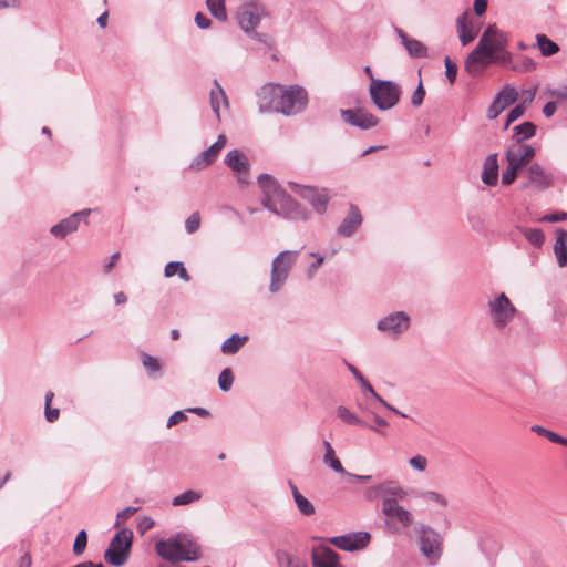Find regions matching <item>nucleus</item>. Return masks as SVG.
Segmentation results:
<instances>
[{
  "instance_id": "obj_1",
  "label": "nucleus",
  "mask_w": 567,
  "mask_h": 567,
  "mask_svg": "<svg viewBox=\"0 0 567 567\" xmlns=\"http://www.w3.org/2000/svg\"><path fill=\"white\" fill-rule=\"evenodd\" d=\"M507 45L508 35L495 24L488 25L476 48L465 60L466 72L471 75H477L492 63L509 64L512 53L506 50Z\"/></svg>"
},
{
  "instance_id": "obj_2",
  "label": "nucleus",
  "mask_w": 567,
  "mask_h": 567,
  "mask_svg": "<svg viewBox=\"0 0 567 567\" xmlns=\"http://www.w3.org/2000/svg\"><path fill=\"white\" fill-rule=\"evenodd\" d=\"M258 184L264 194L261 203L265 208L284 217H296L298 204L279 187L271 176L261 175Z\"/></svg>"
},
{
  "instance_id": "obj_3",
  "label": "nucleus",
  "mask_w": 567,
  "mask_h": 567,
  "mask_svg": "<svg viewBox=\"0 0 567 567\" xmlns=\"http://www.w3.org/2000/svg\"><path fill=\"white\" fill-rule=\"evenodd\" d=\"M258 184L264 194L261 203L265 208L284 217H296L298 204L279 187L271 176L261 175Z\"/></svg>"
},
{
  "instance_id": "obj_4",
  "label": "nucleus",
  "mask_w": 567,
  "mask_h": 567,
  "mask_svg": "<svg viewBox=\"0 0 567 567\" xmlns=\"http://www.w3.org/2000/svg\"><path fill=\"white\" fill-rule=\"evenodd\" d=\"M157 554L171 561H193L199 558V548L185 535H178L156 544Z\"/></svg>"
},
{
  "instance_id": "obj_5",
  "label": "nucleus",
  "mask_w": 567,
  "mask_h": 567,
  "mask_svg": "<svg viewBox=\"0 0 567 567\" xmlns=\"http://www.w3.org/2000/svg\"><path fill=\"white\" fill-rule=\"evenodd\" d=\"M369 93L373 104L380 111H386L399 103L402 91L400 85L393 81L372 79Z\"/></svg>"
},
{
  "instance_id": "obj_6",
  "label": "nucleus",
  "mask_w": 567,
  "mask_h": 567,
  "mask_svg": "<svg viewBox=\"0 0 567 567\" xmlns=\"http://www.w3.org/2000/svg\"><path fill=\"white\" fill-rule=\"evenodd\" d=\"M133 532L128 528L121 529L111 540L104 553L106 563L113 566H123L127 558L132 546Z\"/></svg>"
},
{
  "instance_id": "obj_7",
  "label": "nucleus",
  "mask_w": 567,
  "mask_h": 567,
  "mask_svg": "<svg viewBox=\"0 0 567 567\" xmlns=\"http://www.w3.org/2000/svg\"><path fill=\"white\" fill-rule=\"evenodd\" d=\"M281 100L279 104V113L286 116L295 115L303 111L308 104V94L306 90L299 85L284 86L281 85Z\"/></svg>"
},
{
  "instance_id": "obj_8",
  "label": "nucleus",
  "mask_w": 567,
  "mask_h": 567,
  "mask_svg": "<svg viewBox=\"0 0 567 567\" xmlns=\"http://www.w3.org/2000/svg\"><path fill=\"white\" fill-rule=\"evenodd\" d=\"M421 553L430 564H435L442 553V537L429 526L422 525L416 528Z\"/></svg>"
},
{
  "instance_id": "obj_9",
  "label": "nucleus",
  "mask_w": 567,
  "mask_h": 567,
  "mask_svg": "<svg viewBox=\"0 0 567 567\" xmlns=\"http://www.w3.org/2000/svg\"><path fill=\"white\" fill-rule=\"evenodd\" d=\"M382 513L386 516L388 526L394 532L399 530L400 527L408 528L413 523L412 513L391 497L382 501Z\"/></svg>"
},
{
  "instance_id": "obj_10",
  "label": "nucleus",
  "mask_w": 567,
  "mask_h": 567,
  "mask_svg": "<svg viewBox=\"0 0 567 567\" xmlns=\"http://www.w3.org/2000/svg\"><path fill=\"white\" fill-rule=\"evenodd\" d=\"M298 252L281 251L272 261L270 291L277 292L286 281L292 265L297 260Z\"/></svg>"
},
{
  "instance_id": "obj_11",
  "label": "nucleus",
  "mask_w": 567,
  "mask_h": 567,
  "mask_svg": "<svg viewBox=\"0 0 567 567\" xmlns=\"http://www.w3.org/2000/svg\"><path fill=\"white\" fill-rule=\"evenodd\" d=\"M265 11L262 8L256 4H246L238 12V24L246 33H254V38L260 42L269 43V39L266 34L255 32V28L259 24Z\"/></svg>"
},
{
  "instance_id": "obj_12",
  "label": "nucleus",
  "mask_w": 567,
  "mask_h": 567,
  "mask_svg": "<svg viewBox=\"0 0 567 567\" xmlns=\"http://www.w3.org/2000/svg\"><path fill=\"white\" fill-rule=\"evenodd\" d=\"M488 306L493 323L497 328L505 327L516 312V308L504 292L491 301Z\"/></svg>"
},
{
  "instance_id": "obj_13",
  "label": "nucleus",
  "mask_w": 567,
  "mask_h": 567,
  "mask_svg": "<svg viewBox=\"0 0 567 567\" xmlns=\"http://www.w3.org/2000/svg\"><path fill=\"white\" fill-rule=\"evenodd\" d=\"M281 85L275 83L265 84L258 92V106L259 111L262 113L266 112H277L279 113V104L281 100Z\"/></svg>"
},
{
  "instance_id": "obj_14",
  "label": "nucleus",
  "mask_w": 567,
  "mask_h": 567,
  "mask_svg": "<svg viewBox=\"0 0 567 567\" xmlns=\"http://www.w3.org/2000/svg\"><path fill=\"white\" fill-rule=\"evenodd\" d=\"M227 138L225 135H219L217 141L207 150L199 153L189 164V169L199 172L210 166L217 159L220 151L225 147Z\"/></svg>"
},
{
  "instance_id": "obj_15",
  "label": "nucleus",
  "mask_w": 567,
  "mask_h": 567,
  "mask_svg": "<svg viewBox=\"0 0 567 567\" xmlns=\"http://www.w3.org/2000/svg\"><path fill=\"white\" fill-rule=\"evenodd\" d=\"M296 192L307 199L312 207L320 214L324 213L331 198L328 188H317L312 186L297 185Z\"/></svg>"
},
{
  "instance_id": "obj_16",
  "label": "nucleus",
  "mask_w": 567,
  "mask_h": 567,
  "mask_svg": "<svg viewBox=\"0 0 567 567\" xmlns=\"http://www.w3.org/2000/svg\"><path fill=\"white\" fill-rule=\"evenodd\" d=\"M328 542L338 547L339 549L353 551L363 549L370 542V535L364 532L336 536L328 539Z\"/></svg>"
},
{
  "instance_id": "obj_17",
  "label": "nucleus",
  "mask_w": 567,
  "mask_h": 567,
  "mask_svg": "<svg viewBox=\"0 0 567 567\" xmlns=\"http://www.w3.org/2000/svg\"><path fill=\"white\" fill-rule=\"evenodd\" d=\"M535 154L536 151L533 146L523 143H514L507 148L505 158L507 163L522 169L534 158Z\"/></svg>"
},
{
  "instance_id": "obj_18",
  "label": "nucleus",
  "mask_w": 567,
  "mask_h": 567,
  "mask_svg": "<svg viewBox=\"0 0 567 567\" xmlns=\"http://www.w3.org/2000/svg\"><path fill=\"white\" fill-rule=\"evenodd\" d=\"M517 99L518 92L513 86H504L488 107L487 117L489 120L496 118L506 107L515 103Z\"/></svg>"
},
{
  "instance_id": "obj_19",
  "label": "nucleus",
  "mask_w": 567,
  "mask_h": 567,
  "mask_svg": "<svg viewBox=\"0 0 567 567\" xmlns=\"http://www.w3.org/2000/svg\"><path fill=\"white\" fill-rule=\"evenodd\" d=\"M410 326V318L405 312H395L392 313L378 323V329L380 331L386 332L391 336H399L405 330H408Z\"/></svg>"
},
{
  "instance_id": "obj_20",
  "label": "nucleus",
  "mask_w": 567,
  "mask_h": 567,
  "mask_svg": "<svg viewBox=\"0 0 567 567\" xmlns=\"http://www.w3.org/2000/svg\"><path fill=\"white\" fill-rule=\"evenodd\" d=\"M342 118L362 130L374 127L379 123L378 117L364 109L342 111Z\"/></svg>"
},
{
  "instance_id": "obj_21",
  "label": "nucleus",
  "mask_w": 567,
  "mask_h": 567,
  "mask_svg": "<svg viewBox=\"0 0 567 567\" xmlns=\"http://www.w3.org/2000/svg\"><path fill=\"white\" fill-rule=\"evenodd\" d=\"M525 173L528 179L526 187L533 186L543 190L553 184V176L547 173L538 163L529 165Z\"/></svg>"
},
{
  "instance_id": "obj_22",
  "label": "nucleus",
  "mask_w": 567,
  "mask_h": 567,
  "mask_svg": "<svg viewBox=\"0 0 567 567\" xmlns=\"http://www.w3.org/2000/svg\"><path fill=\"white\" fill-rule=\"evenodd\" d=\"M311 559L313 567H343L339 561V555L326 546L313 548Z\"/></svg>"
},
{
  "instance_id": "obj_23",
  "label": "nucleus",
  "mask_w": 567,
  "mask_h": 567,
  "mask_svg": "<svg viewBox=\"0 0 567 567\" xmlns=\"http://www.w3.org/2000/svg\"><path fill=\"white\" fill-rule=\"evenodd\" d=\"M226 164L238 174L239 183H247L246 176L249 172V164L247 157L237 150L230 151L226 155Z\"/></svg>"
},
{
  "instance_id": "obj_24",
  "label": "nucleus",
  "mask_w": 567,
  "mask_h": 567,
  "mask_svg": "<svg viewBox=\"0 0 567 567\" xmlns=\"http://www.w3.org/2000/svg\"><path fill=\"white\" fill-rule=\"evenodd\" d=\"M361 224L362 215L359 208L354 205H351L348 215L338 228V233L341 236L349 237L360 227Z\"/></svg>"
},
{
  "instance_id": "obj_25",
  "label": "nucleus",
  "mask_w": 567,
  "mask_h": 567,
  "mask_svg": "<svg viewBox=\"0 0 567 567\" xmlns=\"http://www.w3.org/2000/svg\"><path fill=\"white\" fill-rule=\"evenodd\" d=\"M87 212L74 213L70 217L63 219L59 224L54 225L51 228V234L55 237L64 238L66 235L75 231L79 227V221L81 216H86Z\"/></svg>"
},
{
  "instance_id": "obj_26",
  "label": "nucleus",
  "mask_w": 567,
  "mask_h": 567,
  "mask_svg": "<svg viewBox=\"0 0 567 567\" xmlns=\"http://www.w3.org/2000/svg\"><path fill=\"white\" fill-rule=\"evenodd\" d=\"M498 159L497 154H491L486 157L482 172V181L488 186H495L498 181Z\"/></svg>"
},
{
  "instance_id": "obj_27",
  "label": "nucleus",
  "mask_w": 567,
  "mask_h": 567,
  "mask_svg": "<svg viewBox=\"0 0 567 567\" xmlns=\"http://www.w3.org/2000/svg\"><path fill=\"white\" fill-rule=\"evenodd\" d=\"M399 35L402 40V43L409 54L413 58H424L427 55L426 47L419 40L410 38L403 31H399Z\"/></svg>"
},
{
  "instance_id": "obj_28",
  "label": "nucleus",
  "mask_w": 567,
  "mask_h": 567,
  "mask_svg": "<svg viewBox=\"0 0 567 567\" xmlns=\"http://www.w3.org/2000/svg\"><path fill=\"white\" fill-rule=\"evenodd\" d=\"M556 243L554 246V252L559 267L567 266V231L565 229H558L556 231Z\"/></svg>"
},
{
  "instance_id": "obj_29",
  "label": "nucleus",
  "mask_w": 567,
  "mask_h": 567,
  "mask_svg": "<svg viewBox=\"0 0 567 567\" xmlns=\"http://www.w3.org/2000/svg\"><path fill=\"white\" fill-rule=\"evenodd\" d=\"M221 104L225 106V109H228L227 95L223 87L220 86V84L217 81H215L214 87L210 90V106L218 120L220 117Z\"/></svg>"
},
{
  "instance_id": "obj_30",
  "label": "nucleus",
  "mask_w": 567,
  "mask_h": 567,
  "mask_svg": "<svg viewBox=\"0 0 567 567\" xmlns=\"http://www.w3.org/2000/svg\"><path fill=\"white\" fill-rule=\"evenodd\" d=\"M457 31L460 41L463 45H467L476 38V31L473 23L466 16H462L457 19Z\"/></svg>"
},
{
  "instance_id": "obj_31",
  "label": "nucleus",
  "mask_w": 567,
  "mask_h": 567,
  "mask_svg": "<svg viewBox=\"0 0 567 567\" xmlns=\"http://www.w3.org/2000/svg\"><path fill=\"white\" fill-rule=\"evenodd\" d=\"M378 493L383 496V499L391 497L398 501H402L406 497V492L394 483H383L378 487Z\"/></svg>"
},
{
  "instance_id": "obj_32",
  "label": "nucleus",
  "mask_w": 567,
  "mask_h": 567,
  "mask_svg": "<svg viewBox=\"0 0 567 567\" xmlns=\"http://www.w3.org/2000/svg\"><path fill=\"white\" fill-rule=\"evenodd\" d=\"M290 487H291V492H292V495H293V499H295V502L297 504V507L300 511V513L306 515V516H310V515L315 514V506L312 505V503L310 501H308L298 491L296 485L290 483Z\"/></svg>"
},
{
  "instance_id": "obj_33",
  "label": "nucleus",
  "mask_w": 567,
  "mask_h": 567,
  "mask_svg": "<svg viewBox=\"0 0 567 567\" xmlns=\"http://www.w3.org/2000/svg\"><path fill=\"white\" fill-rule=\"evenodd\" d=\"M513 138L515 143H522L525 140L533 137L536 133V126L532 122H524L513 127Z\"/></svg>"
},
{
  "instance_id": "obj_34",
  "label": "nucleus",
  "mask_w": 567,
  "mask_h": 567,
  "mask_svg": "<svg viewBox=\"0 0 567 567\" xmlns=\"http://www.w3.org/2000/svg\"><path fill=\"white\" fill-rule=\"evenodd\" d=\"M324 447H326V453H324V457H323L324 463L328 466H330L333 471H336L337 473H341V474L346 473L341 462L336 456V452H334L333 447L331 446V444L328 441H324Z\"/></svg>"
},
{
  "instance_id": "obj_35",
  "label": "nucleus",
  "mask_w": 567,
  "mask_h": 567,
  "mask_svg": "<svg viewBox=\"0 0 567 567\" xmlns=\"http://www.w3.org/2000/svg\"><path fill=\"white\" fill-rule=\"evenodd\" d=\"M248 340V337H239L237 334H233L230 338L224 341L221 346V351L225 354H234L236 353Z\"/></svg>"
},
{
  "instance_id": "obj_36",
  "label": "nucleus",
  "mask_w": 567,
  "mask_h": 567,
  "mask_svg": "<svg viewBox=\"0 0 567 567\" xmlns=\"http://www.w3.org/2000/svg\"><path fill=\"white\" fill-rule=\"evenodd\" d=\"M537 45L544 56L554 55L559 51L558 44L547 38L545 34L536 35Z\"/></svg>"
},
{
  "instance_id": "obj_37",
  "label": "nucleus",
  "mask_w": 567,
  "mask_h": 567,
  "mask_svg": "<svg viewBox=\"0 0 567 567\" xmlns=\"http://www.w3.org/2000/svg\"><path fill=\"white\" fill-rule=\"evenodd\" d=\"M530 430L533 432H535L536 434L540 435V436H544L546 439H548L550 442L553 443H557V444H561V445H565L567 446V439L560 436L559 434L550 431V430H547L546 427L544 426H540V425H533L530 427Z\"/></svg>"
},
{
  "instance_id": "obj_38",
  "label": "nucleus",
  "mask_w": 567,
  "mask_h": 567,
  "mask_svg": "<svg viewBox=\"0 0 567 567\" xmlns=\"http://www.w3.org/2000/svg\"><path fill=\"white\" fill-rule=\"evenodd\" d=\"M277 557L281 567H307L305 561L301 560L298 556L287 551L278 553Z\"/></svg>"
},
{
  "instance_id": "obj_39",
  "label": "nucleus",
  "mask_w": 567,
  "mask_h": 567,
  "mask_svg": "<svg viewBox=\"0 0 567 567\" xmlns=\"http://www.w3.org/2000/svg\"><path fill=\"white\" fill-rule=\"evenodd\" d=\"M206 3L208 10L216 19L220 21H225L227 19L225 0H207Z\"/></svg>"
},
{
  "instance_id": "obj_40",
  "label": "nucleus",
  "mask_w": 567,
  "mask_h": 567,
  "mask_svg": "<svg viewBox=\"0 0 567 567\" xmlns=\"http://www.w3.org/2000/svg\"><path fill=\"white\" fill-rule=\"evenodd\" d=\"M200 498H202L200 493L189 489V491H186V492L177 495L176 497H174L173 505L174 506L188 505L190 503L199 501Z\"/></svg>"
},
{
  "instance_id": "obj_41",
  "label": "nucleus",
  "mask_w": 567,
  "mask_h": 567,
  "mask_svg": "<svg viewBox=\"0 0 567 567\" xmlns=\"http://www.w3.org/2000/svg\"><path fill=\"white\" fill-rule=\"evenodd\" d=\"M349 369L350 371L353 373V375L362 383V385L377 399L379 400L384 406H386L388 409L399 413L394 408H392L391 405H389L385 401H383L374 391V389L371 386V384L365 381L362 377V374L358 371L357 368H354L353 365H349Z\"/></svg>"
},
{
  "instance_id": "obj_42",
  "label": "nucleus",
  "mask_w": 567,
  "mask_h": 567,
  "mask_svg": "<svg viewBox=\"0 0 567 567\" xmlns=\"http://www.w3.org/2000/svg\"><path fill=\"white\" fill-rule=\"evenodd\" d=\"M505 66L509 68L511 70L516 71V72L526 73V72H530L532 70L535 69V63L532 59H528V58H523L522 60H519L517 62H513V59H512L509 64H507Z\"/></svg>"
},
{
  "instance_id": "obj_43",
  "label": "nucleus",
  "mask_w": 567,
  "mask_h": 567,
  "mask_svg": "<svg viewBox=\"0 0 567 567\" xmlns=\"http://www.w3.org/2000/svg\"><path fill=\"white\" fill-rule=\"evenodd\" d=\"M523 235L536 247H540L545 239L543 231L538 228H525L523 229Z\"/></svg>"
},
{
  "instance_id": "obj_44",
  "label": "nucleus",
  "mask_w": 567,
  "mask_h": 567,
  "mask_svg": "<svg viewBox=\"0 0 567 567\" xmlns=\"http://www.w3.org/2000/svg\"><path fill=\"white\" fill-rule=\"evenodd\" d=\"M337 414L343 422L348 424L363 425V422L344 406H339L337 410Z\"/></svg>"
},
{
  "instance_id": "obj_45",
  "label": "nucleus",
  "mask_w": 567,
  "mask_h": 567,
  "mask_svg": "<svg viewBox=\"0 0 567 567\" xmlns=\"http://www.w3.org/2000/svg\"><path fill=\"white\" fill-rule=\"evenodd\" d=\"M142 363L144 368L152 374L157 373L161 370L159 361L147 353H142Z\"/></svg>"
},
{
  "instance_id": "obj_46",
  "label": "nucleus",
  "mask_w": 567,
  "mask_h": 567,
  "mask_svg": "<svg viewBox=\"0 0 567 567\" xmlns=\"http://www.w3.org/2000/svg\"><path fill=\"white\" fill-rule=\"evenodd\" d=\"M234 377L233 372L229 368H226L221 371L218 378V385L223 391L230 390L233 385Z\"/></svg>"
},
{
  "instance_id": "obj_47",
  "label": "nucleus",
  "mask_w": 567,
  "mask_h": 567,
  "mask_svg": "<svg viewBox=\"0 0 567 567\" xmlns=\"http://www.w3.org/2000/svg\"><path fill=\"white\" fill-rule=\"evenodd\" d=\"M87 544V534L85 530H81L78 533L74 544H73V553L79 556L82 555Z\"/></svg>"
},
{
  "instance_id": "obj_48",
  "label": "nucleus",
  "mask_w": 567,
  "mask_h": 567,
  "mask_svg": "<svg viewBox=\"0 0 567 567\" xmlns=\"http://www.w3.org/2000/svg\"><path fill=\"white\" fill-rule=\"evenodd\" d=\"M519 171L520 169H518L514 165H511L509 163H507V167L503 172V175H502V184L505 186L511 185L516 179Z\"/></svg>"
},
{
  "instance_id": "obj_49",
  "label": "nucleus",
  "mask_w": 567,
  "mask_h": 567,
  "mask_svg": "<svg viewBox=\"0 0 567 567\" xmlns=\"http://www.w3.org/2000/svg\"><path fill=\"white\" fill-rule=\"evenodd\" d=\"M525 111H526L525 104H517L514 109H512L507 115L504 128L506 130L514 121H516L520 116H523Z\"/></svg>"
},
{
  "instance_id": "obj_50",
  "label": "nucleus",
  "mask_w": 567,
  "mask_h": 567,
  "mask_svg": "<svg viewBox=\"0 0 567 567\" xmlns=\"http://www.w3.org/2000/svg\"><path fill=\"white\" fill-rule=\"evenodd\" d=\"M200 227V215L198 212L193 213L185 221L187 233L194 234Z\"/></svg>"
},
{
  "instance_id": "obj_51",
  "label": "nucleus",
  "mask_w": 567,
  "mask_h": 567,
  "mask_svg": "<svg viewBox=\"0 0 567 567\" xmlns=\"http://www.w3.org/2000/svg\"><path fill=\"white\" fill-rule=\"evenodd\" d=\"M409 464L417 472H424L427 467V458L421 454H417L409 460Z\"/></svg>"
},
{
  "instance_id": "obj_52",
  "label": "nucleus",
  "mask_w": 567,
  "mask_h": 567,
  "mask_svg": "<svg viewBox=\"0 0 567 567\" xmlns=\"http://www.w3.org/2000/svg\"><path fill=\"white\" fill-rule=\"evenodd\" d=\"M422 497L427 502L436 503L443 507H445L447 505L446 498L442 494L433 492V491L424 492L422 494Z\"/></svg>"
},
{
  "instance_id": "obj_53",
  "label": "nucleus",
  "mask_w": 567,
  "mask_h": 567,
  "mask_svg": "<svg viewBox=\"0 0 567 567\" xmlns=\"http://www.w3.org/2000/svg\"><path fill=\"white\" fill-rule=\"evenodd\" d=\"M444 64L446 68V76L450 83H454L457 75V65L449 56L445 58Z\"/></svg>"
},
{
  "instance_id": "obj_54",
  "label": "nucleus",
  "mask_w": 567,
  "mask_h": 567,
  "mask_svg": "<svg viewBox=\"0 0 567 567\" xmlns=\"http://www.w3.org/2000/svg\"><path fill=\"white\" fill-rule=\"evenodd\" d=\"M155 525V522L152 517L144 516L141 517L137 524V532L141 535H144L147 530L152 529Z\"/></svg>"
},
{
  "instance_id": "obj_55",
  "label": "nucleus",
  "mask_w": 567,
  "mask_h": 567,
  "mask_svg": "<svg viewBox=\"0 0 567 567\" xmlns=\"http://www.w3.org/2000/svg\"><path fill=\"white\" fill-rule=\"evenodd\" d=\"M136 512H137L136 507H126L125 509L118 512L116 515L115 526L118 527L120 525H122L127 518H130Z\"/></svg>"
},
{
  "instance_id": "obj_56",
  "label": "nucleus",
  "mask_w": 567,
  "mask_h": 567,
  "mask_svg": "<svg viewBox=\"0 0 567 567\" xmlns=\"http://www.w3.org/2000/svg\"><path fill=\"white\" fill-rule=\"evenodd\" d=\"M424 96H425V90L423 87L422 82H420L411 97V103L414 106H420L423 103Z\"/></svg>"
},
{
  "instance_id": "obj_57",
  "label": "nucleus",
  "mask_w": 567,
  "mask_h": 567,
  "mask_svg": "<svg viewBox=\"0 0 567 567\" xmlns=\"http://www.w3.org/2000/svg\"><path fill=\"white\" fill-rule=\"evenodd\" d=\"M187 419L186 414L182 411L175 412L167 421V426L172 427Z\"/></svg>"
},
{
  "instance_id": "obj_58",
  "label": "nucleus",
  "mask_w": 567,
  "mask_h": 567,
  "mask_svg": "<svg viewBox=\"0 0 567 567\" xmlns=\"http://www.w3.org/2000/svg\"><path fill=\"white\" fill-rule=\"evenodd\" d=\"M179 262L178 261H171L165 266L164 275L165 277H173L178 274Z\"/></svg>"
},
{
  "instance_id": "obj_59",
  "label": "nucleus",
  "mask_w": 567,
  "mask_h": 567,
  "mask_svg": "<svg viewBox=\"0 0 567 567\" xmlns=\"http://www.w3.org/2000/svg\"><path fill=\"white\" fill-rule=\"evenodd\" d=\"M542 220L550 221V223L564 221V220H567V213L560 212V213L551 214V215L545 216Z\"/></svg>"
},
{
  "instance_id": "obj_60",
  "label": "nucleus",
  "mask_w": 567,
  "mask_h": 567,
  "mask_svg": "<svg viewBox=\"0 0 567 567\" xmlns=\"http://www.w3.org/2000/svg\"><path fill=\"white\" fill-rule=\"evenodd\" d=\"M44 414L48 422H54L59 419L60 411L59 409H52L51 405H45Z\"/></svg>"
},
{
  "instance_id": "obj_61",
  "label": "nucleus",
  "mask_w": 567,
  "mask_h": 567,
  "mask_svg": "<svg viewBox=\"0 0 567 567\" xmlns=\"http://www.w3.org/2000/svg\"><path fill=\"white\" fill-rule=\"evenodd\" d=\"M195 22L200 29H206L210 25V20L200 12L196 14Z\"/></svg>"
},
{
  "instance_id": "obj_62",
  "label": "nucleus",
  "mask_w": 567,
  "mask_h": 567,
  "mask_svg": "<svg viewBox=\"0 0 567 567\" xmlns=\"http://www.w3.org/2000/svg\"><path fill=\"white\" fill-rule=\"evenodd\" d=\"M487 8V0H475L474 1V11L477 16H482Z\"/></svg>"
},
{
  "instance_id": "obj_63",
  "label": "nucleus",
  "mask_w": 567,
  "mask_h": 567,
  "mask_svg": "<svg viewBox=\"0 0 567 567\" xmlns=\"http://www.w3.org/2000/svg\"><path fill=\"white\" fill-rule=\"evenodd\" d=\"M373 423L374 424L371 426V429L377 432H379L381 427H386L389 425L386 420H384L383 417L378 416V415L374 416Z\"/></svg>"
},
{
  "instance_id": "obj_64",
  "label": "nucleus",
  "mask_w": 567,
  "mask_h": 567,
  "mask_svg": "<svg viewBox=\"0 0 567 567\" xmlns=\"http://www.w3.org/2000/svg\"><path fill=\"white\" fill-rule=\"evenodd\" d=\"M556 103L555 102H548L545 104L544 109H543V113L546 117H550L554 115V113L556 112Z\"/></svg>"
}]
</instances>
